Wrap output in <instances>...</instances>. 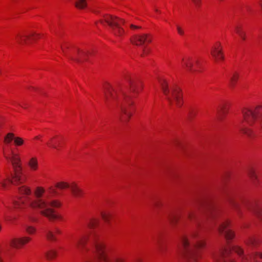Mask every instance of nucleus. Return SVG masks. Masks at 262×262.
<instances>
[{
	"instance_id": "obj_30",
	"label": "nucleus",
	"mask_w": 262,
	"mask_h": 262,
	"mask_svg": "<svg viewBox=\"0 0 262 262\" xmlns=\"http://www.w3.org/2000/svg\"><path fill=\"white\" fill-rule=\"evenodd\" d=\"M232 249L236 254L241 257V259L243 256H250V255H244V250L239 246H234L232 247Z\"/></svg>"
},
{
	"instance_id": "obj_3",
	"label": "nucleus",
	"mask_w": 262,
	"mask_h": 262,
	"mask_svg": "<svg viewBox=\"0 0 262 262\" xmlns=\"http://www.w3.org/2000/svg\"><path fill=\"white\" fill-rule=\"evenodd\" d=\"M199 235L197 231H193L189 236L184 235L181 236L180 241L183 248L182 257L184 262H198V256L190 252L189 249L192 241L196 239Z\"/></svg>"
},
{
	"instance_id": "obj_18",
	"label": "nucleus",
	"mask_w": 262,
	"mask_h": 262,
	"mask_svg": "<svg viewBox=\"0 0 262 262\" xmlns=\"http://www.w3.org/2000/svg\"><path fill=\"white\" fill-rule=\"evenodd\" d=\"M244 242L247 245L257 247L261 244V240L257 236L252 235L248 236Z\"/></svg>"
},
{
	"instance_id": "obj_25",
	"label": "nucleus",
	"mask_w": 262,
	"mask_h": 262,
	"mask_svg": "<svg viewBox=\"0 0 262 262\" xmlns=\"http://www.w3.org/2000/svg\"><path fill=\"white\" fill-rule=\"evenodd\" d=\"M71 183H69L65 181H59L57 182L55 185V187L60 189L64 190L70 188Z\"/></svg>"
},
{
	"instance_id": "obj_49",
	"label": "nucleus",
	"mask_w": 262,
	"mask_h": 262,
	"mask_svg": "<svg viewBox=\"0 0 262 262\" xmlns=\"http://www.w3.org/2000/svg\"><path fill=\"white\" fill-rule=\"evenodd\" d=\"M42 136L40 135H37L36 136H35L34 138V140H40V141H42Z\"/></svg>"
},
{
	"instance_id": "obj_47",
	"label": "nucleus",
	"mask_w": 262,
	"mask_h": 262,
	"mask_svg": "<svg viewBox=\"0 0 262 262\" xmlns=\"http://www.w3.org/2000/svg\"><path fill=\"white\" fill-rule=\"evenodd\" d=\"M177 30L179 34L183 35L184 34V31L182 27L179 26H177Z\"/></svg>"
},
{
	"instance_id": "obj_40",
	"label": "nucleus",
	"mask_w": 262,
	"mask_h": 262,
	"mask_svg": "<svg viewBox=\"0 0 262 262\" xmlns=\"http://www.w3.org/2000/svg\"><path fill=\"white\" fill-rule=\"evenodd\" d=\"M14 144L16 146H22L24 144V140L19 137H15L14 139Z\"/></svg>"
},
{
	"instance_id": "obj_5",
	"label": "nucleus",
	"mask_w": 262,
	"mask_h": 262,
	"mask_svg": "<svg viewBox=\"0 0 262 262\" xmlns=\"http://www.w3.org/2000/svg\"><path fill=\"white\" fill-rule=\"evenodd\" d=\"M40 34L38 32L32 31L26 33L19 34L16 37L17 42L20 45H29L33 41L39 39Z\"/></svg>"
},
{
	"instance_id": "obj_27",
	"label": "nucleus",
	"mask_w": 262,
	"mask_h": 262,
	"mask_svg": "<svg viewBox=\"0 0 262 262\" xmlns=\"http://www.w3.org/2000/svg\"><path fill=\"white\" fill-rule=\"evenodd\" d=\"M100 216L102 220L106 223H109L112 217L111 213L107 211H101Z\"/></svg>"
},
{
	"instance_id": "obj_46",
	"label": "nucleus",
	"mask_w": 262,
	"mask_h": 262,
	"mask_svg": "<svg viewBox=\"0 0 262 262\" xmlns=\"http://www.w3.org/2000/svg\"><path fill=\"white\" fill-rule=\"evenodd\" d=\"M52 231L54 232L55 235H60L62 233L61 230L57 227L54 228L52 230Z\"/></svg>"
},
{
	"instance_id": "obj_12",
	"label": "nucleus",
	"mask_w": 262,
	"mask_h": 262,
	"mask_svg": "<svg viewBox=\"0 0 262 262\" xmlns=\"http://www.w3.org/2000/svg\"><path fill=\"white\" fill-rule=\"evenodd\" d=\"M103 21L107 23L112 27L115 25H117L119 24H124L125 23V20L123 19L110 15L104 16L103 19L100 20V22L101 23H103Z\"/></svg>"
},
{
	"instance_id": "obj_11",
	"label": "nucleus",
	"mask_w": 262,
	"mask_h": 262,
	"mask_svg": "<svg viewBox=\"0 0 262 262\" xmlns=\"http://www.w3.org/2000/svg\"><path fill=\"white\" fill-rule=\"evenodd\" d=\"M31 240V238L29 236L14 237L10 241L9 245L11 248L19 250L29 244Z\"/></svg>"
},
{
	"instance_id": "obj_31",
	"label": "nucleus",
	"mask_w": 262,
	"mask_h": 262,
	"mask_svg": "<svg viewBox=\"0 0 262 262\" xmlns=\"http://www.w3.org/2000/svg\"><path fill=\"white\" fill-rule=\"evenodd\" d=\"M231 221L229 220H226L225 221H224L219 227L218 228V231L220 234H222L225 230L230 227L231 225Z\"/></svg>"
},
{
	"instance_id": "obj_22",
	"label": "nucleus",
	"mask_w": 262,
	"mask_h": 262,
	"mask_svg": "<svg viewBox=\"0 0 262 262\" xmlns=\"http://www.w3.org/2000/svg\"><path fill=\"white\" fill-rule=\"evenodd\" d=\"M58 255V252L55 249H50L48 250L45 253L46 258L49 260L55 259Z\"/></svg>"
},
{
	"instance_id": "obj_50",
	"label": "nucleus",
	"mask_w": 262,
	"mask_h": 262,
	"mask_svg": "<svg viewBox=\"0 0 262 262\" xmlns=\"http://www.w3.org/2000/svg\"><path fill=\"white\" fill-rule=\"evenodd\" d=\"M49 190H50L53 193H56V190L53 186H51L49 188Z\"/></svg>"
},
{
	"instance_id": "obj_32",
	"label": "nucleus",
	"mask_w": 262,
	"mask_h": 262,
	"mask_svg": "<svg viewBox=\"0 0 262 262\" xmlns=\"http://www.w3.org/2000/svg\"><path fill=\"white\" fill-rule=\"evenodd\" d=\"M14 138L15 135L13 133H9L4 137V143L6 145L10 144L12 141H14Z\"/></svg>"
},
{
	"instance_id": "obj_6",
	"label": "nucleus",
	"mask_w": 262,
	"mask_h": 262,
	"mask_svg": "<svg viewBox=\"0 0 262 262\" xmlns=\"http://www.w3.org/2000/svg\"><path fill=\"white\" fill-rule=\"evenodd\" d=\"M229 251L227 247L224 246L221 248L217 253H214L212 255L214 262H236L235 259L232 258H228Z\"/></svg>"
},
{
	"instance_id": "obj_38",
	"label": "nucleus",
	"mask_w": 262,
	"mask_h": 262,
	"mask_svg": "<svg viewBox=\"0 0 262 262\" xmlns=\"http://www.w3.org/2000/svg\"><path fill=\"white\" fill-rule=\"evenodd\" d=\"M242 134L246 135L249 138H253L254 137V133L253 131L249 128H243L241 130Z\"/></svg>"
},
{
	"instance_id": "obj_44",
	"label": "nucleus",
	"mask_w": 262,
	"mask_h": 262,
	"mask_svg": "<svg viewBox=\"0 0 262 262\" xmlns=\"http://www.w3.org/2000/svg\"><path fill=\"white\" fill-rule=\"evenodd\" d=\"M236 32L242 40H244L246 39V34L244 32L241 31L239 29H237Z\"/></svg>"
},
{
	"instance_id": "obj_10",
	"label": "nucleus",
	"mask_w": 262,
	"mask_h": 262,
	"mask_svg": "<svg viewBox=\"0 0 262 262\" xmlns=\"http://www.w3.org/2000/svg\"><path fill=\"white\" fill-rule=\"evenodd\" d=\"M64 142V137L62 135H57L49 140L47 142V145L50 148L59 150L63 147Z\"/></svg>"
},
{
	"instance_id": "obj_24",
	"label": "nucleus",
	"mask_w": 262,
	"mask_h": 262,
	"mask_svg": "<svg viewBox=\"0 0 262 262\" xmlns=\"http://www.w3.org/2000/svg\"><path fill=\"white\" fill-rule=\"evenodd\" d=\"M114 89L113 86L110 84H107L104 87V91L105 93V98L106 101H108L110 97L113 96V92Z\"/></svg>"
},
{
	"instance_id": "obj_41",
	"label": "nucleus",
	"mask_w": 262,
	"mask_h": 262,
	"mask_svg": "<svg viewBox=\"0 0 262 262\" xmlns=\"http://www.w3.org/2000/svg\"><path fill=\"white\" fill-rule=\"evenodd\" d=\"M26 231L29 235H34L36 232V229L32 226H28L26 227Z\"/></svg>"
},
{
	"instance_id": "obj_43",
	"label": "nucleus",
	"mask_w": 262,
	"mask_h": 262,
	"mask_svg": "<svg viewBox=\"0 0 262 262\" xmlns=\"http://www.w3.org/2000/svg\"><path fill=\"white\" fill-rule=\"evenodd\" d=\"M180 217L178 215H173L170 217L169 221L171 224L176 225L179 221Z\"/></svg>"
},
{
	"instance_id": "obj_26",
	"label": "nucleus",
	"mask_w": 262,
	"mask_h": 262,
	"mask_svg": "<svg viewBox=\"0 0 262 262\" xmlns=\"http://www.w3.org/2000/svg\"><path fill=\"white\" fill-rule=\"evenodd\" d=\"M18 192L20 194L30 195L31 193V188L26 185H23L18 188Z\"/></svg>"
},
{
	"instance_id": "obj_1",
	"label": "nucleus",
	"mask_w": 262,
	"mask_h": 262,
	"mask_svg": "<svg viewBox=\"0 0 262 262\" xmlns=\"http://www.w3.org/2000/svg\"><path fill=\"white\" fill-rule=\"evenodd\" d=\"M46 189L43 186H38L33 191L34 198L28 199V207L34 210H38L41 215L48 218L50 221H62V216L55 213L54 208H60L62 203L60 200L52 199L46 200L43 199Z\"/></svg>"
},
{
	"instance_id": "obj_16",
	"label": "nucleus",
	"mask_w": 262,
	"mask_h": 262,
	"mask_svg": "<svg viewBox=\"0 0 262 262\" xmlns=\"http://www.w3.org/2000/svg\"><path fill=\"white\" fill-rule=\"evenodd\" d=\"M248 176L253 184L256 185L258 184L259 179L257 169L254 167L250 168L248 171Z\"/></svg>"
},
{
	"instance_id": "obj_28",
	"label": "nucleus",
	"mask_w": 262,
	"mask_h": 262,
	"mask_svg": "<svg viewBox=\"0 0 262 262\" xmlns=\"http://www.w3.org/2000/svg\"><path fill=\"white\" fill-rule=\"evenodd\" d=\"M99 225V220L96 217H92L89 219L88 227L90 229H95Z\"/></svg>"
},
{
	"instance_id": "obj_29",
	"label": "nucleus",
	"mask_w": 262,
	"mask_h": 262,
	"mask_svg": "<svg viewBox=\"0 0 262 262\" xmlns=\"http://www.w3.org/2000/svg\"><path fill=\"white\" fill-rule=\"evenodd\" d=\"M88 0H76L75 6L78 9L83 10L88 7Z\"/></svg>"
},
{
	"instance_id": "obj_23",
	"label": "nucleus",
	"mask_w": 262,
	"mask_h": 262,
	"mask_svg": "<svg viewBox=\"0 0 262 262\" xmlns=\"http://www.w3.org/2000/svg\"><path fill=\"white\" fill-rule=\"evenodd\" d=\"M123 24H119L114 26L112 28L114 34L117 36H121L125 33L124 30L121 27V25Z\"/></svg>"
},
{
	"instance_id": "obj_17",
	"label": "nucleus",
	"mask_w": 262,
	"mask_h": 262,
	"mask_svg": "<svg viewBox=\"0 0 262 262\" xmlns=\"http://www.w3.org/2000/svg\"><path fill=\"white\" fill-rule=\"evenodd\" d=\"M28 199L30 198L19 197L17 200H15L13 202V205L15 209H23L27 206Z\"/></svg>"
},
{
	"instance_id": "obj_33",
	"label": "nucleus",
	"mask_w": 262,
	"mask_h": 262,
	"mask_svg": "<svg viewBox=\"0 0 262 262\" xmlns=\"http://www.w3.org/2000/svg\"><path fill=\"white\" fill-rule=\"evenodd\" d=\"M11 179L9 178L3 179L0 182V188L3 189L8 188L11 183Z\"/></svg>"
},
{
	"instance_id": "obj_19",
	"label": "nucleus",
	"mask_w": 262,
	"mask_h": 262,
	"mask_svg": "<svg viewBox=\"0 0 262 262\" xmlns=\"http://www.w3.org/2000/svg\"><path fill=\"white\" fill-rule=\"evenodd\" d=\"M28 166L32 171H36L39 169L38 160L37 157H31L28 161Z\"/></svg>"
},
{
	"instance_id": "obj_4",
	"label": "nucleus",
	"mask_w": 262,
	"mask_h": 262,
	"mask_svg": "<svg viewBox=\"0 0 262 262\" xmlns=\"http://www.w3.org/2000/svg\"><path fill=\"white\" fill-rule=\"evenodd\" d=\"M3 152L5 158L11 163L14 169L21 168V159L19 154L15 152L10 147H4Z\"/></svg>"
},
{
	"instance_id": "obj_52",
	"label": "nucleus",
	"mask_w": 262,
	"mask_h": 262,
	"mask_svg": "<svg viewBox=\"0 0 262 262\" xmlns=\"http://www.w3.org/2000/svg\"><path fill=\"white\" fill-rule=\"evenodd\" d=\"M191 1L195 5H199L200 3V0H191Z\"/></svg>"
},
{
	"instance_id": "obj_42",
	"label": "nucleus",
	"mask_w": 262,
	"mask_h": 262,
	"mask_svg": "<svg viewBox=\"0 0 262 262\" xmlns=\"http://www.w3.org/2000/svg\"><path fill=\"white\" fill-rule=\"evenodd\" d=\"M253 252L250 254V256H243L241 259V262H254L253 260Z\"/></svg>"
},
{
	"instance_id": "obj_15",
	"label": "nucleus",
	"mask_w": 262,
	"mask_h": 262,
	"mask_svg": "<svg viewBox=\"0 0 262 262\" xmlns=\"http://www.w3.org/2000/svg\"><path fill=\"white\" fill-rule=\"evenodd\" d=\"M90 235L83 234L78 239L77 243V247L81 251H83L86 248V246L89 241Z\"/></svg>"
},
{
	"instance_id": "obj_39",
	"label": "nucleus",
	"mask_w": 262,
	"mask_h": 262,
	"mask_svg": "<svg viewBox=\"0 0 262 262\" xmlns=\"http://www.w3.org/2000/svg\"><path fill=\"white\" fill-rule=\"evenodd\" d=\"M256 120V116H244V121L249 125L254 123Z\"/></svg>"
},
{
	"instance_id": "obj_54",
	"label": "nucleus",
	"mask_w": 262,
	"mask_h": 262,
	"mask_svg": "<svg viewBox=\"0 0 262 262\" xmlns=\"http://www.w3.org/2000/svg\"><path fill=\"white\" fill-rule=\"evenodd\" d=\"M2 230V226L0 225V231H1Z\"/></svg>"
},
{
	"instance_id": "obj_14",
	"label": "nucleus",
	"mask_w": 262,
	"mask_h": 262,
	"mask_svg": "<svg viewBox=\"0 0 262 262\" xmlns=\"http://www.w3.org/2000/svg\"><path fill=\"white\" fill-rule=\"evenodd\" d=\"M70 189L72 194L75 198H81L84 194V191L76 182L71 183Z\"/></svg>"
},
{
	"instance_id": "obj_13",
	"label": "nucleus",
	"mask_w": 262,
	"mask_h": 262,
	"mask_svg": "<svg viewBox=\"0 0 262 262\" xmlns=\"http://www.w3.org/2000/svg\"><path fill=\"white\" fill-rule=\"evenodd\" d=\"M11 180L12 184L15 185L24 183V180L22 176L21 168L14 169V173Z\"/></svg>"
},
{
	"instance_id": "obj_7",
	"label": "nucleus",
	"mask_w": 262,
	"mask_h": 262,
	"mask_svg": "<svg viewBox=\"0 0 262 262\" xmlns=\"http://www.w3.org/2000/svg\"><path fill=\"white\" fill-rule=\"evenodd\" d=\"M130 42L133 45L141 46L145 43H151L152 42V36L148 33L134 34L130 37Z\"/></svg>"
},
{
	"instance_id": "obj_56",
	"label": "nucleus",
	"mask_w": 262,
	"mask_h": 262,
	"mask_svg": "<svg viewBox=\"0 0 262 262\" xmlns=\"http://www.w3.org/2000/svg\"><path fill=\"white\" fill-rule=\"evenodd\" d=\"M188 217H189V219H190V218H191V217H190V215H189Z\"/></svg>"
},
{
	"instance_id": "obj_8",
	"label": "nucleus",
	"mask_w": 262,
	"mask_h": 262,
	"mask_svg": "<svg viewBox=\"0 0 262 262\" xmlns=\"http://www.w3.org/2000/svg\"><path fill=\"white\" fill-rule=\"evenodd\" d=\"M210 55L216 62H220L224 60L225 56L221 42L216 41L213 44L210 50Z\"/></svg>"
},
{
	"instance_id": "obj_20",
	"label": "nucleus",
	"mask_w": 262,
	"mask_h": 262,
	"mask_svg": "<svg viewBox=\"0 0 262 262\" xmlns=\"http://www.w3.org/2000/svg\"><path fill=\"white\" fill-rule=\"evenodd\" d=\"M199 62L197 60H187L185 61L184 66L185 68L190 72H193L196 71V67L199 65Z\"/></svg>"
},
{
	"instance_id": "obj_2",
	"label": "nucleus",
	"mask_w": 262,
	"mask_h": 262,
	"mask_svg": "<svg viewBox=\"0 0 262 262\" xmlns=\"http://www.w3.org/2000/svg\"><path fill=\"white\" fill-rule=\"evenodd\" d=\"M161 88L171 106H174L178 108L183 106L184 101L183 92L180 88L177 86L169 88L165 80L161 81Z\"/></svg>"
},
{
	"instance_id": "obj_37",
	"label": "nucleus",
	"mask_w": 262,
	"mask_h": 262,
	"mask_svg": "<svg viewBox=\"0 0 262 262\" xmlns=\"http://www.w3.org/2000/svg\"><path fill=\"white\" fill-rule=\"evenodd\" d=\"M235 232L232 230H227L225 232V237L228 241L233 239L235 237Z\"/></svg>"
},
{
	"instance_id": "obj_51",
	"label": "nucleus",
	"mask_w": 262,
	"mask_h": 262,
	"mask_svg": "<svg viewBox=\"0 0 262 262\" xmlns=\"http://www.w3.org/2000/svg\"><path fill=\"white\" fill-rule=\"evenodd\" d=\"M130 27L132 29H138L140 28V27L134 25H131Z\"/></svg>"
},
{
	"instance_id": "obj_48",
	"label": "nucleus",
	"mask_w": 262,
	"mask_h": 262,
	"mask_svg": "<svg viewBox=\"0 0 262 262\" xmlns=\"http://www.w3.org/2000/svg\"><path fill=\"white\" fill-rule=\"evenodd\" d=\"M256 216L258 220L262 222V213L257 212L256 213Z\"/></svg>"
},
{
	"instance_id": "obj_21",
	"label": "nucleus",
	"mask_w": 262,
	"mask_h": 262,
	"mask_svg": "<svg viewBox=\"0 0 262 262\" xmlns=\"http://www.w3.org/2000/svg\"><path fill=\"white\" fill-rule=\"evenodd\" d=\"M243 113L250 114H262V104L257 105L254 109L248 107L244 108Z\"/></svg>"
},
{
	"instance_id": "obj_35",
	"label": "nucleus",
	"mask_w": 262,
	"mask_h": 262,
	"mask_svg": "<svg viewBox=\"0 0 262 262\" xmlns=\"http://www.w3.org/2000/svg\"><path fill=\"white\" fill-rule=\"evenodd\" d=\"M193 247L196 249H201L206 247V242L205 240L201 239L197 241L193 244Z\"/></svg>"
},
{
	"instance_id": "obj_45",
	"label": "nucleus",
	"mask_w": 262,
	"mask_h": 262,
	"mask_svg": "<svg viewBox=\"0 0 262 262\" xmlns=\"http://www.w3.org/2000/svg\"><path fill=\"white\" fill-rule=\"evenodd\" d=\"M114 262H126V260L125 258L122 256H118L115 258Z\"/></svg>"
},
{
	"instance_id": "obj_53",
	"label": "nucleus",
	"mask_w": 262,
	"mask_h": 262,
	"mask_svg": "<svg viewBox=\"0 0 262 262\" xmlns=\"http://www.w3.org/2000/svg\"><path fill=\"white\" fill-rule=\"evenodd\" d=\"M260 5L261 7L262 8V1L260 2Z\"/></svg>"
},
{
	"instance_id": "obj_36",
	"label": "nucleus",
	"mask_w": 262,
	"mask_h": 262,
	"mask_svg": "<svg viewBox=\"0 0 262 262\" xmlns=\"http://www.w3.org/2000/svg\"><path fill=\"white\" fill-rule=\"evenodd\" d=\"M253 260L254 262H262V252H253Z\"/></svg>"
},
{
	"instance_id": "obj_9",
	"label": "nucleus",
	"mask_w": 262,
	"mask_h": 262,
	"mask_svg": "<svg viewBox=\"0 0 262 262\" xmlns=\"http://www.w3.org/2000/svg\"><path fill=\"white\" fill-rule=\"evenodd\" d=\"M95 248L99 261L109 262L106 252V245L105 243L101 241H97L95 244Z\"/></svg>"
},
{
	"instance_id": "obj_55",
	"label": "nucleus",
	"mask_w": 262,
	"mask_h": 262,
	"mask_svg": "<svg viewBox=\"0 0 262 262\" xmlns=\"http://www.w3.org/2000/svg\"><path fill=\"white\" fill-rule=\"evenodd\" d=\"M143 54H144V55L146 54V53H145V51H144V53H143Z\"/></svg>"
},
{
	"instance_id": "obj_34",
	"label": "nucleus",
	"mask_w": 262,
	"mask_h": 262,
	"mask_svg": "<svg viewBox=\"0 0 262 262\" xmlns=\"http://www.w3.org/2000/svg\"><path fill=\"white\" fill-rule=\"evenodd\" d=\"M46 236L47 239L51 242H55L57 241V237L52 230H49L46 232Z\"/></svg>"
}]
</instances>
